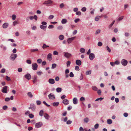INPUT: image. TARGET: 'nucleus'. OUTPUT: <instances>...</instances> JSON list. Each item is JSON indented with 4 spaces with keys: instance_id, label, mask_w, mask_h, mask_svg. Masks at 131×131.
Returning a JSON list of instances; mask_svg holds the SVG:
<instances>
[{
    "instance_id": "nucleus-1",
    "label": "nucleus",
    "mask_w": 131,
    "mask_h": 131,
    "mask_svg": "<svg viewBox=\"0 0 131 131\" xmlns=\"http://www.w3.org/2000/svg\"><path fill=\"white\" fill-rule=\"evenodd\" d=\"M37 17L36 15H34L33 17V16H30L29 17H27L26 18V20L28 21L29 20V19L30 20H32L33 19H34L36 21L37 20Z\"/></svg>"
},
{
    "instance_id": "nucleus-2",
    "label": "nucleus",
    "mask_w": 131,
    "mask_h": 131,
    "mask_svg": "<svg viewBox=\"0 0 131 131\" xmlns=\"http://www.w3.org/2000/svg\"><path fill=\"white\" fill-rule=\"evenodd\" d=\"M29 109H31L32 111L34 112L35 111L36 106L33 103H31L30 105V107H29Z\"/></svg>"
},
{
    "instance_id": "nucleus-3",
    "label": "nucleus",
    "mask_w": 131,
    "mask_h": 131,
    "mask_svg": "<svg viewBox=\"0 0 131 131\" xmlns=\"http://www.w3.org/2000/svg\"><path fill=\"white\" fill-rule=\"evenodd\" d=\"M43 115L44 117L47 119L49 120L50 117L49 115L45 113L43 114V111L41 110V116Z\"/></svg>"
},
{
    "instance_id": "nucleus-4",
    "label": "nucleus",
    "mask_w": 131,
    "mask_h": 131,
    "mask_svg": "<svg viewBox=\"0 0 131 131\" xmlns=\"http://www.w3.org/2000/svg\"><path fill=\"white\" fill-rule=\"evenodd\" d=\"M64 56L67 58H69L72 56V54L71 53L68 52H64Z\"/></svg>"
},
{
    "instance_id": "nucleus-5",
    "label": "nucleus",
    "mask_w": 131,
    "mask_h": 131,
    "mask_svg": "<svg viewBox=\"0 0 131 131\" xmlns=\"http://www.w3.org/2000/svg\"><path fill=\"white\" fill-rule=\"evenodd\" d=\"M53 2L51 0H48L46 1L43 3L44 4L46 5L47 6H51L52 3Z\"/></svg>"
},
{
    "instance_id": "nucleus-6",
    "label": "nucleus",
    "mask_w": 131,
    "mask_h": 131,
    "mask_svg": "<svg viewBox=\"0 0 131 131\" xmlns=\"http://www.w3.org/2000/svg\"><path fill=\"white\" fill-rule=\"evenodd\" d=\"M38 67V65L36 63H35L32 64V68L34 70H37Z\"/></svg>"
},
{
    "instance_id": "nucleus-7",
    "label": "nucleus",
    "mask_w": 131,
    "mask_h": 131,
    "mask_svg": "<svg viewBox=\"0 0 131 131\" xmlns=\"http://www.w3.org/2000/svg\"><path fill=\"white\" fill-rule=\"evenodd\" d=\"M121 63L124 66H126L127 64V61L124 59H122L121 61Z\"/></svg>"
},
{
    "instance_id": "nucleus-8",
    "label": "nucleus",
    "mask_w": 131,
    "mask_h": 131,
    "mask_svg": "<svg viewBox=\"0 0 131 131\" xmlns=\"http://www.w3.org/2000/svg\"><path fill=\"white\" fill-rule=\"evenodd\" d=\"M17 57V54H13L10 56V59L13 60H14Z\"/></svg>"
},
{
    "instance_id": "nucleus-9",
    "label": "nucleus",
    "mask_w": 131,
    "mask_h": 131,
    "mask_svg": "<svg viewBox=\"0 0 131 131\" xmlns=\"http://www.w3.org/2000/svg\"><path fill=\"white\" fill-rule=\"evenodd\" d=\"M7 86H4L2 90V92L4 93H7Z\"/></svg>"
},
{
    "instance_id": "nucleus-10",
    "label": "nucleus",
    "mask_w": 131,
    "mask_h": 131,
    "mask_svg": "<svg viewBox=\"0 0 131 131\" xmlns=\"http://www.w3.org/2000/svg\"><path fill=\"white\" fill-rule=\"evenodd\" d=\"M95 55L93 53L90 54L89 56V58L91 60H93L95 57Z\"/></svg>"
},
{
    "instance_id": "nucleus-11",
    "label": "nucleus",
    "mask_w": 131,
    "mask_h": 131,
    "mask_svg": "<svg viewBox=\"0 0 131 131\" xmlns=\"http://www.w3.org/2000/svg\"><path fill=\"white\" fill-rule=\"evenodd\" d=\"M48 97L49 99L51 100H53L55 99L54 95L51 93H50L48 95Z\"/></svg>"
},
{
    "instance_id": "nucleus-12",
    "label": "nucleus",
    "mask_w": 131,
    "mask_h": 131,
    "mask_svg": "<svg viewBox=\"0 0 131 131\" xmlns=\"http://www.w3.org/2000/svg\"><path fill=\"white\" fill-rule=\"evenodd\" d=\"M24 77L25 78L28 80H29L31 78V75L30 74L28 73L24 75Z\"/></svg>"
},
{
    "instance_id": "nucleus-13",
    "label": "nucleus",
    "mask_w": 131,
    "mask_h": 131,
    "mask_svg": "<svg viewBox=\"0 0 131 131\" xmlns=\"http://www.w3.org/2000/svg\"><path fill=\"white\" fill-rule=\"evenodd\" d=\"M48 82L49 83L51 84H53L55 83V81L53 79H49Z\"/></svg>"
},
{
    "instance_id": "nucleus-14",
    "label": "nucleus",
    "mask_w": 131,
    "mask_h": 131,
    "mask_svg": "<svg viewBox=\"0 0 131 131\" xmlns=\"http://www.w3.org/2000/svg\"><path fill=\"white\" fill-rule=\"evenodd\" d=\"M69 103V101L67 99H64L63 100V103L65 105H68Z\"/></svg>"
},
{
    "instance_id": "nucleus-15",
    "label": "nucleus",
    "mask_w": 131,
    "mask_h": 131,
    "mask_svg": "<svg viewBox=\"0 0 131 131\" xmlns=\"http://www.w3.org/2000/svg\"><path fill=\"white\" fill-rule=\"evenodd\" d=\"M8 25L9 24L8 23H5L3 24L2 27L4 28H6L8 27Z\"/></svg>"
},
{
    "instance_id": "nucleus-16",
    "label": "nucleus",
    "mask_w": 131,
    "mask_h": 131,
    "mask_svg": "<svg viewBox=\"0 0 131 131\" xmlns=\"http://www.w3.org/2000/svg\"><path fill=\"white\" fill-rule=\"evenodd\" d=\"M35 127L37 128H39L40 127H41V122H40L36 124Z\"/></svg>"
},
{
    "instance_id": "nucleus-17",
    "label": "nucleus",
    "mask_w": 131,
    "mask_h": 131,
    "mask_svg": "<svg viewBox=\"0 0 131 131\" xmlns=\"http://www.w3.org/2000/svg\"><path fill=\"white\" fill-rule=\"evenodd\" d=\"M76 63L77 65L79 66L81 65L82 62L80 60H77L76 61Z\"/></svg>"
},
{
    "instance_id": "nucleus-18",
    "label": "nucleus",
    "mask_w": 131,
    "mask_h": 131,
    "mask_svg": "<svg viewBox=\"0 0 131 131\" xmlns=\"http://www.w3.org/2000/svg\"><path fill=\"white\" fill-rule=\"evenodd\" d=\"M37 77L36 75L34 76L33 79V82L34 83H35L37 82Z\"/></svg>"
},
{
    "instance_id": "nucleus-19",
    "label": "nucleus",
    "mask_w": 131,
    "mask_h": 131,
    "mask_svg": "<svg viewBox=\"0 0 131 131\" xmlns=\"http://www.w3.org/2000/svg\"><path fill=\"white\" fill-rule=\"evenodd\" d=\"M52 54L51 53H49L47 55V59L49 60H51L52 59Z\"/></svg>"
},
{
    "instance_id": "nucleus-20",
    "label": "nucleus",
    "mask_w": 131,
    "mask_h": 131,
    "mask_svg": "<svg viewBox=\"0 0 131 131\" xmlns=\"http://www.w3.org/2000/svg\"><path fill=\"white\" fill-rule=\"evenodd\" d=\"M73 102L74 104H77L78 101L77 98L74 97L73 99Z\"/></svg>"
},
{
    "instance_id": "nucleus-21",
    "label": "nucleus",
    "mask_w": 131,
    "mask_h": 131,
    "mask_svg": "<svg viewBox=\"0 0 131 131\" xmlns=\"http://www.w3.org/2000/svg\"><path fill=\"white\" fill-rule=\"evenodd\" d=\"M103 16V15H101L100 16H97L95 18V20L96 21H98L99 20V19Z\"/></svg>"
},
{
    "instance_id": "nucleus-22",
    "label": "nucleus",
    "mask_w": 131,
    "mask_h": 131,
    "mask_svg": "<svg viewBox=\"0 0 131 131\" xmlns=\"http://www.w3.org/2000/svg\"><path fill=\"white\" fill-rule=\"evenodd\" d=\"M67 20L66 19H63L61 21V23L62 24H65L67 22Z\"/></svg>"
},
{
    "instance_id": "nucleus-23",
    "label": "nucleus",
    "mask_w": 131,
    "mask_h": 131,
    "mask_svg": "<svg viewBox=\"0 0 131 131\" xmlns=\"http://www.w3.org/2000/svg\"><path fill=\"white\" fill-rule=\"evenodd\" d=\"M56 90L57 92H60L61 91L62 89L60 88H58L56 89Z\"/></svg>"
},
{
    "instance_id": "nucleus-24",
    "label": "nucleus",
    "mask_w": 131,
    "mask_h": 131,
    "mask_svg": "<svg viewBox=\"0 0 131 131\" xmlns=\"http://www.w3.org/2000/svg\"><path fill=\"white\" fill-rule=\"evenodd\" d=\"M107 123L109 124H110L112 123V120L110 119H108L107 120Z\"/></svg>"
},
{
    "instance_id": "nucleus-25",
    "label": "nucleus",
    "mask_w": 131,
    "mask_h": 131,
    "mask_svg": "<svg viewBox=\"0 0 131 131\" xmlns=\"http://www.w3.org/2000/svg\"><path fill=\"white\" fill-rule=\"evenodd\" d=\"M89 119L87 117L86 118L84 119V122L86 123H88L89 121Z\"/></svg>"
},
{
    "instance_id": "nucleus-26",
    "label": "nucleus",
    "mask_w": 131,
    "mask_h": 131,
    "mask_svg": "<svg viewBox=\"0 0 131 131\" xmlns=\"http://www.w3.org/2000/svg\"><path fill=\"white\" fill-rule=\"evenodd\" d=\"M59 37L60 40H62L64 39V36L62 35H61L59 36Z\"/></svg>"
},
{
    "instance_id": "nucleus-27",
    "label": "nucleus",
    "mask_w": 131,
    "mask_h": 131,
    "mask_svg": "<svg viewBox=\"0 0 131 131\" xmlns=\"http://www.w3.org/2000/svg\"><path fill=\"white\" fill-rule=\"evenodd\" d=\"M27 95L29 97L31 98L32 97L33 95L31 92H29L27 93Z\"/></svg>"
},
{
    "instance_id": "nucleus-28",
    "label": "nucleus",
    "mask_w": 131,
    "mask_h": 131,
    "mask_svg": "<svg viewBox=\"0 0 131 131\" xmlns=\"http://www.w3.org/2000/svg\"><path fill=\"white\" fill-rule=\"evenodd\" d=\"M59 103L58 102H54L53 103V105L55 106H57L59 104Z\"/></svg>"
},
{
    "instance_id": "nucleus-29",
    "label": "nucleus",
    "mask_w": 131,
    "mask_h": 131,
    "mask_svg": "<svg viewBox=\"0 0 131 131\" xmlns=\"http://www.w3.org/2000/svg\"><path fill=\"white\" fill-rule=\"evenodd\" d=\"M47 27V26L46 25L43 26L41 25V29H43L44 30H46V29Z\"/></svg>"
},
{
    "instance_id": "nucleus-30",
    "label": "nucleus",
    "mask_w": 131,
    "mask_h": 131,
    "mask_svg": "<svg viewBox=\"0 0 131 131\" xmlns=\"http://www.w3.org/2000/svg\"><path fill=\"white\" fill-rule=\"evenodd\" d=\"M80 51L82 53H84L85 52V49L83 48H81L80 49Z\"/></svg>"
},
{
    "instance_id": "nucleus-31",
    "label": "nucleus",
    "mask_w": 131,
    "mask_h": 131,
    "mask_svg": "<svg viewBox=\"0 0 131 131\" xmlns=\"http://www.w3.org/2000/svg\"><path fill=\"white\" fill-rule=\"evenodd\" d=\"M67 67H68L71 64V62L70 61H68L67 62Z\"/></svg>"
},
{
    "instance_id": "nucleus-32",
    "label": "nucleus",
    "mask_w": 131,
    "mask_h": 131,
    "mask_svg": "<svg viewBox=\"0 0 131 131\" xmlns=\"http://www.w3.org/2000/svg\"><path fill=\"white\" fill-rule=\"evenodd\" d=\"M49 47V46L47 45L46 44H43V45L42 47V48L43 49H44L46 48Z\"/></svg>"
},
{
    "instance_id": "nucleus-33",
    "label": "nucleus",
    "mask_w": 131,
    "mask_h": 131,
    "mask_svg": "<svg viewBox=\"0 0 131 131\" xmlns=\"http://www.w3.org/2000/svg\"><path fill=\"white\" fill-rule=\"evenodd\" d=\"M103 99V98H102V97H100L99 98H98L97 99L95 100L96 101H101Z\"/></svg>"
},
{
    "instance_id": "nucleus-34",
    "label": "nucleus",
    "mask_w": 131,
    "mask_h": 131,
    "mask_svg": "<svg viewBox=\"0 0 131 131\" xmlns=\"http://www.w3.org/2000/svg\"><path fill=\"white\" fill-rule=\"evenodd\" d=\"M92 89L94 91H97V88L96 86H94L92 87Z\"/></svg>"
},
{
    "instance_id": "nucleus-35",
    "label": "nucleus",
    "mask_w": 131,
    "mask_h": 131,
    "mask_svg": "<svg viewBox=\"0 0 131 131\" xmlns=\"http://www.w3.org/2000/svg\"><path fill=\"white\" fill-rule=\"evenodd\" d=\"M16 18V16L14 14L12 15V19L13 20H15Z\"/></svg>"
},
{
    "instance_id": "nucleus-36",
    "label": "nucleus",
    "mask_w": 131,
    "mask_h": 131,
    "mask_svg": "<svg viewBox=\"0 0 131 131\" xmlns=\"http://www.w3.org/2000/svg\"><path fill=\"white\" fill-rule=\"evenodd\" d=\"M57 65L56 64L54 63L52 64V68L53 69L55 68L56 67Z\"/></svg>"
},
{
    "instance_id": "nucleus-37",
    "label": "nucleus",
    "mask_w": 131,
    "mask_h": 131,
    "mask_svg": "<svg viewBox=\"0 0 131 131\" xmlns=\"http://www.w3.org/2000/svg\"><path fill=\"white\" fill-rule=\"evenodd\" d=\"M54 17V16L53 15H51L49 16L48 18L50 19H53V18Z\"/></svg>"
},
{
    "instance_id": "nucleus-38",
    "label": "nucleus",
    "mask_w": 131,
    "mask_h": 131,
    "mask_svg": "<svg viewBox=\"0 0 131 131\" xmlns=\"http://www.w3.org/2000/svg\"><path fill=\"white\" fill-rule=\"evenodd\" d=\"M37 104V105H40L41 104V102L40 101H36Z\"/></svg>"
},
{
    "instance_id": "nucleus-39",
    "label": "nucleus",
    "mask_w": 131,
    "mask_h": 131,
    "mask_svg": "<svg viewBox=\"0 0 131 131\" xmlns=\"http://www.w3.org/2000/svg\"><path fill=\"white\" fill-rule=\"evenodd\" d=\"M5 79L7 81H9L11 80L10 78L7 76H6Z\"/></svg>"
},
{
    "instance_id": "nucleus-40",
    "label": "nucleus",
    "mask_w": 131,
    "mask_h": 131,
    "mask_svg": "<svg viewBox=\"0 0 131 131\" xmlns=\"http://www.w3.org/2000/svg\"><path fill=\"white\" fill-rule=\"evenodd\" d=\"M18 24V21H15L13 22V25L14 26H15Z\"/></svg>"
},
{
    "instance_id": "nucleus-41",
    "label": "nucleus",
    "mask_w": 131,
    "mask_h": 131,
    "mask_svg": "<svg viewBox=\"0 0 131 131\" xmlns=\"http://www.w3.org/2000/svg\"><path fill=\"white\" fill-rule=\"evenodd\" d=\"M75 70L77 71H79L80 69L79 67L78 66H76L75 67Z\"/></svg>"
},
{
    "instance_id": "nucleus-42",
    "label": "nucleus",
    "mask_w": 131,
    "mask_h": 131,
    "mask_svg": "<svg viewBox=\"0 0 131 131\" xmlns=\"http://www.w3.org/2000/svg\"><path fill=\"white\" fill-rule=\"evenodd\" d=\"M70 77H73L74 76V75L72 72H71L69 74Z\"/></svg>"
},
{
    "instance_id": "nucleus-43",
    "label": "nucleus",
    "mask_w": 131,
    "mask_h": 131,
    "mask_svg": "<svg viewBox=\"0 0 131 131\" xmlns=\"http://www.w3.org/2000/svg\"><path fill=\"white\" fill-rule=\"evenodd\" d=\"M38 50L37 49H31L30 50V51L31 52H34L37 51H38Z\"/></svg>"
},
{
    "instance_id": "nucleus-44",
    "label": "nucleus",
    "mask_w": 131,
    "mask_h": 131,
    "mask_svg": "<svg viewBox=\"0 0 131 131\" xmlns=\"http://www.w3.org/2000/svg\"><path fill=\"white\" fill-rule=\"evenodd\" d=\"M26 62L28 64H31V61L30 60H27Z\"/></svg>"
},
{
    "instance_id": "nucleus-45",
    "label": "nucleus",
    "mask_w": 131,
    "mask_h": 131,
    "mask_svg": "<svg viewBox=\"0 0 131 131\" xmlns=\"http://www.w3.org/2000/svg\"><path fill=\"white\" fill-rule=\"evenodd\" d=\"M99 126V124H96L94 126V128L96 129H97L98 128Z\"/></svg>"
},
{
    "instance_id": "nucleus-46",
    "label": "nucleus",
    "mask_w": 131,
    "mask_h": 131,
    "mask_svg": "<svg viewBox=\"0 0 131 131\" xmlns=\"http://www.w3.org/2000/svg\"><path fill=\"white\" fill-rule=\"evenodd\" d=\"M58 54V53L56 51H54L53 52V54L54 55H57Z\"/></svg>"
},
{
    "instance_id": "nucleus-47",
    "label": "nucleus",
    "mask_w": 131,
    "mask_h": 131,
    "mask_svg": "<svg viewBox=\"0 0 131 131\" xmlns=\"http://www.w3.org/2000/svg\"><path fill=\"white\" fill-rule=\"evenodd\" d=\"M5 71V69L4 68L2 69L1 71V73H4Z\"/></svg>"
},
{
    "instance_id": "nucleus-48",
    "label": "nucleus",
    "mask_w": 131,
    "mask_h": 131,
    "mask_svg": "<svg viewBox=\"0 0 131 131\" xmlns=\"http://www.w3.org/2000/svg\"><path fill=\"white\" fill-rule=\"evenodd\" d=\"M63 28V27L62 26H59L57 28V29L58 30H61Z\"/></svg>"
},
{
    "instance_id": "nucleus-49",
    "label": "nucleus",
    "mask_w": 131,
    "mask_h": 131,
    "mask_svg": "<svg viewBox=\"0 0 131 131\" xmlns=\"http://www.w3.org/2000/svg\"><path fill=\"white\" fill-rule=\"evenodd\" d=\"M75 38V37H72L71 38H68V41L69 40H72H72H74Z\"/></svg>"
},
{
    "instance_id": "nucleus-50",
    "label": "nucleus",
    "mask_w": 131,
    "mask_h": 131,
    "mask_svg": "<svg viewBox=\"0 0 131 131\" xmlns=\"http://www.w3.org/2000/svg\"><path fill=\"white\" fill-rule=\"evenodd\" d=\"M29 117L30 118H33L34 117V115L32 114H30L29 115Z\"/></svg>"
},
{
    "instance_id": "nucleus-51",
    "label": "nucleus",
    "mask_w": 131,
    "mask_h": 131,
    "mask_svg": "<svg viewBox=\"0 0 131 131\" xmlns=\"http://www.w3.org/2000/svg\"><path fill=\"white\" fill-rule=\"evenodd\" d=\"M119 62L117 60L114 63V64H116L117 65H118L119 64Z\"/></svg>"
},
{
    "instance_id": "nucleus-52",
    "label": "nucleus",
    "mask_w": 131,
    "mask_h": 131,
    "mask_svg": "<svg viewBox=\"0 0 131 131\" xmlns=\"http://www.w3.org/2000/svg\"><path fill=\"white\" fill-rule=\"evenodd\" d=\"M76 14L78 15H81V13L80 11H78L76 13Z\"/></svg>"
},
{
    "instance_id": "nucleus-53",
    "label": "nucleus",
    "mask_w": 131,
    "mask_h": 131,
    "mask_svg": "<svg viewBox=\"0 0 131 131\" xmlns=\"http://www.w3.org/2000/svg\"><path fill=\"white\" fill-rule=\"evenodd\" d=\"M80 19L79 18H77L76 19L74 20V22L75 23H77L78 21H80Z\"/></svg>"
},
{
    "instance_id": "nucleus-54",
    "label": "nucleus",
    "mask_w": 131,
    "mask_h": 131,
    "mask_svg": "<svg viewBox=\"0 0 131 131\" xmlns=\"http://www.w3.org/2000/svg\"><path fill=\"white\" fill-rule=\"evenodd\" d=\"M54 27V26L53 25H49V26L48 27V28L49 29H52Z\"/></svg>"
},
{
    "instance_id": "nucleus-55",
    "label": "nucleus",
    "mask_w": 131,
    "mask_h": 131,
    "mask_svg": "<svg viewBox=\"0 0 131 131\" xmlns=\"http://www.w3.org/2000/svg\"><path fill=\"white\" fill-rule=\"evenodd\" d=\"M97 45L99 46H101L102 45V43L101 42H99L98 43Z\"/></svg>"
},
{
    "instance_id": "nucleus-56",
    "label": "nucleus",
    "mask_w": 131,
    "mask_h": 131,
    "mask_svg": "<svg viewBox=\"0 0 131 131\" xmlns=\"http://www.w3.org/2000/svg\"><path fill=\"white\" fill-rule=\"evenodd\" d=\"M72 123V121L70 120H69L67 122V124H70Z\"/></svg>"
},
{
    "instance_id": "nucleus-57",
    "label": "nucleus",
    "mask_w": 131,
    "mask_h": 131,
    "mask_svg": "<svg viewBox=\"0 0 131 131\" xmlns=\"http://www.w3.org/2000/svg\"><path fill=\"white\" fill-rule=\"evenodd\" d=\"M81 10L83 12H85L86 10V8L85 7H83L82 8Z\"/></svg>"
},
{
    "instance_id": "nucleus-58",
    "label": "nucleus",
    "mask_w": 131,
    "mask_h": 131,
    "mask_svg": "<svg viewBox=\"0 0 131 131\" xmlns=\"http://www.w3.org/2000/svg\"><path fill=\"white\" fill-rule=\"evenodd\" d=\"M91 71H88L86 72V74L87 75H89L91 74Z\"/></svg>"
},
{
    "instance_id": "nucleus-59",
    "label": "nucleus",
    "mask_w": 131,
    "mask_h": 131,
    "mask_svg": "<svg viewBox=\"0 0 131 131\" xmlns=\"http://www.w3.org/2000/svg\"><path fill=\"white\" fill-rule=\"evenodd\" d=\"M106 48L108 51L110 52L111 51V50L109 48L108 46H106Z\"/></svg>"
},
{
    "instance_id": "nucleus-60",
    "label": "nucleus",
    "mask_w": 131,
    "mask_h": 131,
    "mask_svg": "<svg viewBox=\"0 0 131 131\" xmlns=\"http://www.w3.org/2000/svg\"><path fill=\"white\" fill-rule=\"evenodd\" d=\"M85 100V98L83 97H81L80 98V100L81 101H84Z\"/></svg>"
},
{
    "instance_id": "nucleus-61",
    "label": "nucleus",
    "mask_w": 131,
    "mask_h": 131,
    "mask_svg": "<svg viewBox=\"0 0 131 131\" xmlns=\"http://www.w3.org/2000/svg\"><path fill=\"white\" fill-rule=\"evenodd\" d=\"M124 116L125 117H126L128 116V114L127 113H125L123 114Z\"/></svg>"
},
{
    "instance_id": "nucleus-62",
    "label": "nucleus",
    "mask_w": 131,
    "mask_h": 131,
    "mask_svg": "<svg viewBox=\"0 0 131 131\" xmlns=\"http://www.w3.org/2000/svg\"><path fill=\"white\" fill-rule=\"evenodd\" d=\"M123 18V16H122L120 17H119L118 18V19L117 20L118 21H120L121 20H122Z\"/></svg>"
},
{
    "instance_id": "nucleus-63",
    "label": "nucleus",
    "mask_w": 131,
    "mask_h": 131,
    "mask_svg": "<svg viewBox=\"0 0 131 131\" xmlns=\"http://www.w3.org/2000/svg\"><path fill=\"white\" fill-rule=\"evenodd\" d=\"M8 107L6 105H5L3 107V109L4 110H6Z\"/></svg>"
},
{
    "instance_id": "nucleus-64",
    "label": "nucleus",
    "mask_w": 131,
    "mask_h": 131,
    "mask_svg": "<svg viewBox=\"0 0 131 131\" xmlns=\"http://www.w3.org/2000/svg\"><path fill=\"white\" fill-rule=\"evenodd\" d=\"M10 100V99L9 97H6L5 99V101L6 102H8Z\"/></svg>"
}]
</instances>
